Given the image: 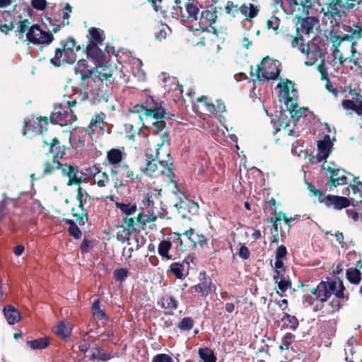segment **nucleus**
Here are the masks:
<instances>
[{"instance_id":"nucleus-1","label":"nucleus","mask_w":362,"mask_h":362,"mask_svg":"<svg viewBox=\"0 0 362 362\" xmlns=\"http://www.w3.org/2000/svg\"><path fill=\"white\" fill-rule=\"evenodd\" d=\"M153 105L149 104L148 107L143 105H136L134 110L136 112L146 116V118H153L155 122L153 123L151 131L153 134L152 141L156 145L147 148L146 152V167L142 170L151 177L165 175L169 182H173V173L172 170L173 163L168 160H161L160 153L170 157V139L167 132L159 134L160 131L163 130L165 127L164 119L169 118L168 114L160 104L154 103Z\"/></svg>"},{"instance_id":"nucleus-2","label":"nucleus","mask_w":362,"mask_h":362,"mask_svg":"<svg viewBox=\"0 0 362 362\" xmlns=\"http://www.w3.org/2000/svg\"><path fill=\"white\" fill-rule=\"evenodd\" d=\"M361 3L362 0H322V21L326 24L329 21L331 27L339 26L344 11L356 10Z\"/></svg>"},{"instance_id":"nucleus-3","label":"nucleus","mask_w":362,"mask_h":362,"mask_svg":"<svg viewBox=\"0 0 362 362\" xmlns=\"http://www.w3.org/2000/svg\"><path fill=\"white\" fill-rule=\"evenodd\" d=\"M340 279L332 280L327 279V281H320L316 287L310 290V293L303 296V303L305 307L313 306V310L317 311L321 309L325 303L337 290Z\"/></svg>"},{"instance_id":"nucleus-4","label":"nucleus","mask_w":362,"mask_h":362,"mask_svg":"<svg viewBox=\"0 0 362 362\" xmlns=\"http://www.w3.org/2000/svg\"><path fill=\"white\" fill-rule=\"evenodd\" d=\"M75 73L79 75L82 80L88 79L93 76L94 79L100 81L108 80L112 76L111 70L106 65L97 64L94 69H90L87 62L84 59L79 60L75 66Z\"/></svg>"},{"instance_id":"nucleus-5","label":"nucleus","mask_w":362,"mask_h":362,"mask_svg":"<svg viewBox=\"0 0 362 362\" xmlns=\"http://www.w3.org/2000/svg\"><path fill=\"white\" fill-rule=\"evenodd\" d=\"M76 104V100H71L68 101L66 105L60 104L55 107L50 116L51 122L61 126L72 124L76 119V116L71 107L75 106Z\"/></svg>"},{"instance_id":"nucleus-6","label":"nucleus","mask_w":362,"mask_h":362,"mask_svg":"<svg viewBox=\"0 0 362 362\" xmlns=\"http://www.w3.org/2000/svg\"><path fill=\"white\" fill-rule=\"evenodd\" d=\"M280 63L269 57H265L257 66V76L259 81H269L276 79L279 75Z\"/></svg>"},{"instance_id":"nucleus-7","label":"nucleus","mask_w":362,"mask_h":362,"mask_svg":"<svg viewBox=\"0 0 362 362\" xmlns=\"http://www.w3.org/2000/svg\"><path fill=\"white\" fill-rule=\"evenodd\" d=\"M27 40L34 45H49L53 40V35L48 31L43 30L37 24L33 25L26 33Z\"/></svg>"},{"instance_id":"nucleus-8","label":"nucleus","mask_w":362,"mask_h":362,"mask_svg":"<svg viewBox=\"0 0 362 362\" xmlns=\"http://www.w3.org/2000/svg\"><path fill=\"white\" fill-rule=\"evenodd\" d=\"M277 88H279V100L284 102L285 105H288V103L297 100L298 92L294 88V83L289 80H281L278 83Z\"/></svg>"},{"instance_id":"nucleus-9","label":"nucleus","mask_w":362,"mask_h":362,"mask_svg":"<svg viewBox=\"0 0 362 362\" xmlns=\"http://www.w3.org/2000/svg\"><path fill=\"white\" fill-rule=\"evenodd\" d=\"M344 291L345 287L343 282H339L337 290L332 293L334 297L329 303V309L327 311L329 313L333 314L339 311L343 304L348 300L349 296L344 293Z\"/></svg>"},{"instance_id":"nucleus-10","label":"nucleus","mask_w":362,"mask_h":362,"mask_svg":"<svg viewBox=\"0 0 362 362\" xmlns=\"http://www.w3.org/2000/svg\"><path fill=\"white\" fill-rule=\"evenodd\" d=\"M178 213L183 218H189L190 215L197 214L199 205L186 197L181 199L180 202L175 204Z\"/></svg>"},{"instance_id":"nucleus-11","label":"nucleus","mask_w":362,"mask_h":362,"mask_svg":"<svg viewBox=\"0 0 362 362\" xmlns=\"http://www.w3.org/2000/svg\"><path fill=\"white\" fill-rule=\"evenodd\" d=\"M77 199L79 202V207L81 209V214H74L76 217V221L81 226L84 225L88 221L87 211L85 205L90 201V196L81 187L77 190Z\"/></svg>"},{"instance_id":"nucleus-12","label":"nucleus","mask_w":362,"mask_h":362,"mask_svg":"<svg viewBox=\"0 0 362 362\" xmlns=\"http://www.w3.org/2000/svg\"><path fill=\"white\" fill-rule=\"evenodd\" d=\"M323 169L330 174V177L328 181L329 186L337 187L347 183V177L345 175L346 172L343 169L334 168L329 165H323Z\"/></svg>"},{"instance_id":"nucleus-13","label":"nucleus","mask_w":362,"mask_h":362,"mask_svg":"<svg viewBox=\"0 0 362 362\" xmlns=\"http://www.w3.org/2000/svg\"><path fill=\"white\" fill-rule=\"evenodd\" d=\"M322 203H324L327 207H332L336 210H341L348 207L351 202L345 197L337 195H327L323 199H319Z\"/></svg>"},{"instance_id":"nucleus-14","label":"nucleus","mask_w":362,"mask_h":362,"mask_svg":"<svg viewBox=\"0 0 362 362\" xmlns=\"http://www.w3.org/2000/svg\"><path fill=\"white\" fill-rule=\"evenodd\" d=\"M126 157L127 154L124 152V148L122 149L113 148L107 152L106 160L107 165H110L111 168H114L122 164Z\"/></svg>"},{"instance_id":"nucleus-15","label":"nucleus","mask_w":362,"mask_h":362,"mask_svg":"<svg viewBox=\"0 0 362 362\" xmlns=\"http://www.w3.org/2000/svg\"><path fill=\"white\" fill-rule=\"evenodd\" d=\"M332 146L329 136L326 135L322 140L317 141V153L316 154V160L318 163L326 159L330 152Z\"/></svg>"},{"instance_id":"nucleus-16","label":"nucleus","mask_w":362,"mask_h":362,"mask_svg":"<svg viewBox=\"0 0 362 362\" xmlns=\"http://www.w3.org/2000/svg\"><path fill=\"white\" fill-rule=\"evenodd\" d=\"M110 174L112 175H119L126 182H132L137 177L134 171L125 163H123L117 168H110Z\"/></svg>"},{"instance_id":"nucleus-17","label":"nucleus","mask_w":362,"mask_h":362,"mask_svg":"<svg viewBox=\"0 0 362 362\" xmlns=\"http://www.w3.org/2000/svg\"><path fill=\"white\" fill-rule=\"evenodd\" d=\"M216 11L204 10L202 12L199 18V29L206 30L216 20Z\"/></svg>"},{"instance_id":"nucleus-18","label":"nucleus","mask_w":362,"mask_h":362,"mask_svg":"<svg viewBox=\"0 0 362 362\" xmlns=\"http://www.w3.org/2000/svg\"><path fill=\"white\" fill-rule=\"evenodd\" d=\"M286 107L293 122H297L302 117H306L309 112L308 109L306 107H299L297 104V100H295L294 103H288V105H286Z\"/></svg>"},{"instance_id":"nucleus-19","label":"nucleus","mask_w":362,"mask_h":362,"mask_svg":"<svg viewBox=\"0 0 362 362\" xmlns=\"http://www.w3.org/2000/svg\"><path fill=\"white\" fill-rule=\"evenodd\" d=\"M194 292L201 293L202 296H206L212 291H215L216 287L212 284L210 278L204 277L199 284L192 287Z\"/></svg>"},{"instance_id":"nucleus-20","label":"nucleus","mask_w":362,"mask_h":362,"mask_svg":"<svg viewBox=\"0 0 362 362\" xmlns=\"http://www.w3.org/2000/svg\"><path fill=\"white\" fill-rule=\"evenodd\" d=\"M45 144L49 146V153L53 154V160H58L65 155V148L60 145L59 141L56 138L52 139L51 143L45 141Z\"/></svg>"},{"instance_id":"nucleus-21","label":"nucleus","mask_w":362,"mask_h":362,"mask_svg":"<svg viewBox=\"0 0 362 362\" xmlns=\"http://www.w3.org/2000/svg\"><path fill=\"white\" fill-rule=\"evenodd\" d=\"M344 30L346 34L344 35L343 40L346 41H355L362 37V27L358 25H346Z\"/></svg>"},{"instance_id":"nucleus-22","label":"nucleus","mask_w":362,"mask_h":362,"mask_svg":"<svg viewBox=\"0 0 362 362\" xmlns=\"http://www.w3.org/2000/svg\"><path fill=\"white\" fill-rule=\"evenodd\" d=\"M303 54L306 56V60L305 62V64L306 66H312L315 64L321 55L320 48L315 44H310L309 49H305V52H303Z\"/></svg>"},{"instance_id":"nucleus-23","label":"nucleus","mask_w":362,"mask_h":362,"mask_svg":"<svg viewBox=\"0 0 362 362\" xmlns=\"http://www.w3.org/2000/svg\"><path fill=\"white\" fill-rule=\"evenodd\" d=\"M238 9L239 13L245 16L247 21H251L252 18H255L259 12V7L252 3L243 4Z\"/></svg>"},{"instance_id":"nucleus-24","label":"nucleus","mask_w":362,"mask_h":362,"mask_svg":"<svg viewBox=\"0 0 362 362\" xmlns=\"http://www.w3.org/2000/svg\"><path fill=\"white\" fill-rule=\"evenodd\" d=\"M3 313L9 325H14L21 320V312L11 305L6 306Z\"/></svg>"},{"instance_id":"nucleus-25","label":"nucleus","mask_w":362,"mask_h":362,"mask_svg":"<svg viewBox=\"0 0 362 362\" xmlns=\"http://www.w3.org/2000/svg\"><path fill=\"white\" fill-rule=\"evenodd\" d=\"M288 14H293L296 10V7L300 6L302 7L303 13L308 15L313 4L311 0H288Z\"/></svg>"},{"instance_id":"nucleus-26","label":"nucleus","mask_w":362,"mask_h":362,"mask_svg":"<svg viewBox=\"0 0 362 362\" xmlns=\"http://www.w3.org/2000/svg\"><path fill=\"white\" fill-rule=\"evenodd\" d=\"M62 46L64 55L67 56L69 59H71L72 56L75 57L74 52L80 49V47L76 45V41L71 37L62 41Z\"/></svg>"},{"instance_id":"nucleus-27","label":"nucleus","mask_w":362,"mask_h":362,"mask_svg":"<svg viewBox=\"0 0 362 362\" xmlns=\"http://www.w3.org/2000/svg\"><path fill=\"white\" fill-rule=\"evenodd\" d=\"M98 45H99L88 44L86 47L87 56L94 59L96 65L102 62L103 57V53L98 47Z\"/></svg>"},{"instance_id":"nucleus-28","label":"nucleus","mask_w":362,"mask_h":362,"mask_svg":"<svg viewBox=\"0 0 362 362\" xmlns=\"http://www.w3.org/2000/svg\"><path fill=\"white\" fill-rule=\"evenodd\" d=\"M88 33V44L101 45L105 40L104 32L99 28H91L89 29Z\"/></svg>"},{"instance_id":"nucleus-29","label":"nucleus","mask_w":362,"mask_h":362,"mask_svg":"<svg viewBox=\"0 0 362 362\" xmlns=\"http://www.w3.org/2000/svg\"><path fill=\"white\" fill-rule=\"evenodd\" d=\"M341 105L346 110L355 112L357 115H362V100L357 99L356 101L346 99L341 102Z\"/></svg>"},{"instance_id":"nucleus-30","label":"nucleus","mask_w":362,"mask_h":362,"mask_svg":"<svg viewBox=\"0 0 362 362\" xmlns=\"http://www.w3.org/2000/svg\"><path fill=\"white\" fill-rule=\"evenodd\" d=\"M188 240L192 243L193 247H196L197 245L203 246L206 243V238L203 235L195 233L192 228L189 229L185 233Z\"/></svg>"},{"instance_id":"nucleus-31","label":"nucleus","mask_w":362,"mask_h":362,"mask_svg":"<svg viewBox=\"0 0 362 362\" xmlns=\"http://www.w3.org/2000/svg\"><path fill=\"white\" fill-rule=\"evenodd\" d=\"M75 60L76 57L72 56L71 59H69L67 56L64 55V52L63 49L58 48L55 51L54 57L51 59L50 62L54 66H59L62 62L73 63Z\"/></svg>"},{"instance_id":"nucleus-32","label":"nucleus","mask_w":362,"mask_h":362,"mask_svg":"<svg viewBox=\"0 0 362 362\" xmlns=\"http://www.w3.org/2000/svg\"><path fill=\"white\" fill-rule=\"evenodd\" d=\"M156 199H157V194L154 192H148L144 194L141 204L148 213L153 211L155 208L154 201Z\"/></svg>"},{"instance_id":"nucleus-33","label":"nucleus","mask_w":362,"mask_h":362,"mask_svg":"<svg viewBox=\"0 0 362 362\" xmlns=\"http://www.w3.org/2000/svg\"><path fill=\"white\" fill-rule=\"evenodd\" d=\"M50 344L49 337H42L27 341V345L31 350H42L46 349Z\"/></svg>"},{"instance_id":"nucleus-34","label":"nucleus","mask_w":362,"mask_h":362,"mask_svg":"<svg viewBox=\"0 0 362 362\" xmlns=\"http://www.w3.org/2000/svg\"><path fill=\"white\" fill-rule=\"evenodd\" d=\"M288 40H291V45L293 48H296L302 53L305 52V50L309 49V43L305 44L304 39L301 36H292L287 35Z\"/></svg>"},{"instance_id":"nucleus-35","label":"nucleus","mask_w":362,"mask_h":362,"mask_svg":"<svg viewBox=\"0 0 362 362\" xmlns=\"http://www.w3.org/2000/svg\"><path fill=\"white\" fill-rule=\"evenodd\" d=\"M158 304L170 312H172L177 308V301L171 296H165L162 297L158 301Z\"/></svg>"},{"instance_id":"nucleus-36","label":"nucleus","mask_w":362,"mask_h":362,"mask_svg":"<svg viewBox=\"0 0 362 362\" xmlns=\"http://www.w3.org/2000/svg\"><path fill=\"white\" fill-rule=\"evenodd\" d=\"M172 247V243L168 240H162L158 247V252L163 259L166 260L173 259V257L169 255V251Z\"/></svg>"},{"instance_id":"nucleus-37","label":"nucleus","mask_w":362,"mask_h":362,"mask_svg":"<svg viewBox=\"0 0 362 362\" xmlns=\"http://www.w3.org/2000/svg\"><path fill=\"white\" fill-rule=\"evenodd\" d=\"M189 264V262L185 259L182 263H173L170 266V272L179 279H185L186 274H184L185 264Z\"/></svg>"},{"instance_id":"nucleus-38","label":"nucleus","mask_w":362,"mask_h":362,"mask_svg":"<svg viewBox=\"0 0 362 362\" xmlns=\"http://www.w3.org/2000/svg\"><path fill=\"white\" fill-rule=\"evenodd\" d=\"M54 332L58 336L66 338L71 334V325L69 322H61L54 328Z\"/></svg>"},{"instance_id":"nucleus-39","label":"nucleus","mask_w":362,"mask_h":362,"mask_svg":"<svg viewBox=\"0 0 362 362\" xmlns=\"http://www.w3.org/2000/svg\"><path fill=\"white\" fill-rule=\"evenodd\" d=\"M198 354L203 362H216V356L213 350L208 347L200 348Z\"/></svg>"},{"instance_id":"nucleus-40","label":"nucleus","mask_w":362,"mask_h":362,"mask_svg":"<svg viewBox=\"0 0 362 362\" xmlns=\"http://www.w3.org/2000/svg\"><path fill=\"white\" fill-rule=\"evenodd\" d=\"M282 116V115H281ZM278 126L279 127H276V132L281 131L282 134L284 136H297L298 134L294 129H288V127L289 124H288L286 122L284 121V119L280 117L278 119Z\"/></svg>"},{"instance_id":"nucleus-41","label":"nucleus","mask_w":362,"mask_h":362,"mask_svg":"<svg viewBox=\"0 0 362 362\" xmlns=\"http://www.w3.org/2000/svg\"><path fill=\"white\" fill-rule=\"evenodd\" d=\"M78 174L79 170L78 168L73 166L67 175V177H69L67 185L69 186H71L74 184H79L81 182V176H79Z\"/></svg>"},{"instance_id":"nucleus-42","label":"nucleus","mask_w":362,"mask_h":362,"mask_svg":"<svg viewBox=\"0 0 362 362\" xmlns=\"http://www.w3.org/2000/svg\"><path fill=\"white\" fill-rule=\"evenodd\" d=\"M115 205L117 209H120V211L127 214V215H132L134 214L136 211V204H132L130 203H121V202H116Z\"/></svg>"},{"instance_id":"nucleus-43","label":"nucleus","mask_w":362,"mask_h":362,"mask_svg":"<svg viewBox=\"0 0 362 362\" xmlns=\"http://www.w3.org/2000/svg\"><path fill=\"white\" fill-rule=\"evenodd\" d=\"M170 238L172 245H175L177 250L184 252L186 250V246L183 244L180 234L174 233L170 235Z\"/></svg>"},{"instance_id":"nucleus-44","label":"nucleus","mask_w":362,"mask_h":362,"mask_svg":"<svg viewBox=\"0 0 362 362\" xmlns=\"http://www.w3.org/2000/svg\"><path fill=\"white\" fill-rule=\"evenodd\" d=\"M48 124L47 117L37 118L33 124V131L38 134H42L46 126Z\"/></svg>"},{"instance_id":"nucleus-45","label":"nucleus","mask_w":362,"mask_h":362,"mask_svg":"<svg viewBox=\"0 0 362 362\" xmlns=\"http://www.w3.org/2000/svg\"><path fill=\"white\" fill-rule=\"evenodd\" d=\"M346 276L351 283L358 284L361 280V272L356 269H348Z\"/></svg>"},{"instance_id":"nucleus-46","label":"nucleus","mask_w":362,"mask_h":362,"mask_svg":"<svg viewBox=\"0 0 362 362\" xmlns=\"http://www.w3.org/2000/svg\"><path fill=\"white\" fill-rule=\"evenodd\" d=\"M57 167H59V160L52 159L51 161L45 163L43 165L42 175L45 176L52 173L54 170L57 169Z\"/></svg>"},{"instance_id":"nucleus-47","label":"nucleus","mask_w":362,"mask_h":362,"mask_svg":"<svg viewBox=\"0 0 362 362\" xmlns=\"http://www.w3.org/2000/svg\"><path fill=\"white\" fill-rule=\"evenodd\" d=\"M186 11L188 14L187 18L190 21L198 19L199 8L196 5L187 4L186 5Z\"/></svg>"},{"instance_id":"nucleus-48","label":"nucleus","mask_w":362,"mask_h":362,"mask_svg":"<svg viewBox=\"0 0 362 362\" xmlns=\"http://www.w3.org/2000/svg\"><path fill=\"white\" fill-rule=\"evenodd\" d=\"M66 223L69 225V232L71 236L76 239H79L81 237V231L79 228L75 224L73 220H66Z\"/></svg>"},{"instance_id":"nucleus-49","label":"nucleus","mask_w":362,"mask_h":362,"mask_svg":"<svg viewBox=\"0 0 362 362\" xmlns=\"http://www.w3.org/2000/svg\"><path fill=\"white\" fill-rule=\"evenodd\" d=\"M282 321L286 320L285 324L287 327H289L291 329H296L298 326V319L293 316L287 313H284V317L281 319Z\"/></svg>"},{"instance_id":"nucleus-50","label":"nucleus","mask_w":362,"mask_h":362,"mask_svg":"<svg viewBox=\"0 0 362 362\" xmlns=\"http://www.w3.org/2000/svg\"><path fill=\"white\" fill-rule=\"evenodd\" d=\"M170 31V29L167 25L161 24L158 26V30L155 32V37L158 40H164Z\"/></svg>"},{"instance_id":"nucleus-51","label":"nucleus","mask_w":362,"mask_h":362,"mask_svg":"<svg viewBox=\"0 0 362 362\" xmlns=\"http://www.w3.org/2000/svg\"><path fill=\"white\" fill-rule=\"evenodd\" d=\"M276 284L278 285L279 288L277 293H279L281 296H283L284 293L291 287V281L286 279H283L276 282Z\"/></svg>"},{"instance_id":"nucleus-52","label":"nucleus","mask_w":362,"mask_h":362,"mask_svg":"<svg viewBox=\"0 0 362 362\" xmlns=\"http://www.w3.org/2000/svg\"><path fill=\"white\" fill-rule=\"evenodd\" d=\"M357 42L356 41L353 42L351 46V54L350 57H347L348 60L353 63L354 65H356L358 62L361 54L356 49Z\"/></svg>"},{"instance_id":"nucleus-53","label":"nucleus","mask_w":362,"mask_h":362,"mask_svg":"<svg viewBox=\"0 0 362 362\" xmlns=\"http://www.w3.org/2000/svg\"><path fill=\"white\" fill-rule=\"evenodd\" d=\"M194 325L193 320L189 317H184L178 324V328L182 331H188L192 329Z\"/></svg>"},{"instance_id":"nucleus-54","label":"nucleus","mask_w":362,"mask_h":362,"mask_svg":"<svg viewBox=\"0 0 362 362\" xmlns=\"http://www.w3.org/2000/svg\"><path fill=\"white\" fill-rule=\"evenodd\" d=\"M138 220L140 223L146 225L156 221L157 220V216L154 214L153 211L150 212L148 214H140L138 216Z\"/></svg>"},{"instance_id":"nucleus-55","label":"nucleus","mask_w":362,"mask_h":362,"mask_svg":"<svg viewBox=\"0 0 362 362\" xmlns=\"http://www.w3.org/2000/svg\"><path fill=\"white\" fill-rule=\"evenodd\" d=\"M294 335L291 333H286L281 340V344L279 346L281 350H287L289 348V346L294 340Z\"/></svg>"},{"instance_id":"nucleus-56","label":"nucleus","mask_w":362,"mask_h":362,"mask_svg":"<svg viewBox=\"0 0 362 362\" xmlns=\"http://www.w3.org/2000/svg\"><path fill=\"white\" fill-rule=\"evenodd\" d=\"M92 308L97 319L102 320L105 317V312L100 308V300L98 298L94 300Z\"/></svg>"},{"instance_id":"nucleus-57","label":"nucleus","mask_w":362,"mask_h":362,"mask_svg":"<svg viewBox=\"0 0 362 362\" xmlns=\"http://www.w3.org/2000/svg\"><path fill=\"white\" fill-rule=\"evenodd\" d=\"M197 101L198 102H203L204 103V105L206 106V110L209 112H211V114H214V115H216L217 114V111H216V105L213 103H209L208 102V98L206 96H202L200 98H197Z\"/></svg>"},{"instance_id":"nucleus-58","label":"nucleus","mask_w":362,"mask_h":362,"mask_svg":"<svg viewBox=\"0 0 362 362\" xmlns=\"http://www.w3.org/2000/svg\"><path fill=\"white\" fill-rule=\"evenodd\" d=\"M95 183L100 187H104L106 186V184L109 182V176L106 173H100L94 179Z\"/></svg>"},{"instance_id":"nucleus-59","label":"nucleus","mask_w":362,"mask_h":362,"mask_svg":"<svg viewBox=\"0 0 362 362\" xmlns=\"http://www.w3.org/2000/svg\"><path fill=\"white\" fill-rule=\"evenodd\" d=\"M114 277L116 281H122L128 276V271L124 268L117 269L113 273Z\"/></svg>"},{"instance_id":"nucleus-60","label":"nucleus","mask_w":362,"mask_h":362,"mask_svg":"<svg viewBox=\"0 0 362 362\" xmlns=\"http://www.w3.org/2000/svg\"><path fill=\"white\" fill-rule=\"evenodd\" d=\"M332 57L334 61H338L341 65H344V63L348 60L347 58L344 57L339 48H332Z\"/></svg>"},{"instance_id":"nucleus-61","label":"nucleus","mask_w":362,"mask_h":362,"mask_svg":"<svg viewBox=\"0 0 362 362\" xmlns=\"http://www.w3.org/2000/svg\"><path fill=\"white\" fill-rule=\"evenodd\" d=\"M111 356L109 354L107 353H103L100 351V349H98L97 352L96 353H93L89 358L90 360H93V359H98V360H100V361H108L109 359H110Z\"/></svg>"},{"instance_id":"nucleus-62","label":"nucleus","mask_w":362,"mask_h":362,"mask_svg":"<svg viewBox=\"0 0 362 362\" xmlns=\"http://www.w3.org/2000/svg\"><path fill=\"white\" fill-rule=\"evenodd\" d=\"M280 24V20L275 16H271L267 21V28L268 29H272L275 31L277 30Z\"/></svg>"},{"instance_id":"nucleus-63","label":"nucleus","mask_w":362,"mask_h":362,"mask_svg":"<svg viewBox=\"0 0 362 362\" xmlns=\"http://www.w3.org/2000/svg\"><path fill=\"white\" fill-rule=\"evenodd\" d=\"M152 362H175V361L166 354H158L153 356Z\"/></svg>"},{"instance_id":"nucleus-64","label":"nucleus","mask_w":362,"mask_h":362,"mask_svg":"<svg viewBox=\"0 0 362 362\" xmlns=\"http://www.w3.org/2000/svg\"><path fill=\"white\" fill-rule=\"evenodd\" d=\"M356 209H346V213L349 217L351 218L354 221H357L359 218V214L361 215V220L362 221V209L358 210L357 207H355Z\"/></svg>"}]
</instances>
